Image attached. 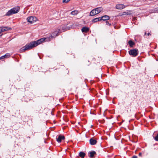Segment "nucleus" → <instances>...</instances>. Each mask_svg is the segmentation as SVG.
<instances>
[{"label":"nucleus","mask_w":158,"mask_h":158,"mask_svg":"<svg viewBox=\"0 0 158 158\" xmlns=\"http://www.w3.org/2000/svg\"><path fill=\"white\" fill-rule=\"evenodd\" d=\"M97 142V141L95 139L92 138L89 139V143L91 145H94L96 144Z\"/></svg>","instance_id":"6e6552de"},{"label":"nucleus","mask_w":158,"mask_h":158,"mask_svg":"<svg viewBox=\"0 0 158 158\" xmlns=\"http://www.w3.org/2000/svg\"><path fill=\"white\" fill-rule=\"evenodd\" d=\"M101 20L106 21L109 20L110 19L109 16L107 15H105L102 17H100Z\"/></svg>","instance_id":"1a4fd4ad"},{"label":"nucleus","mask_w":158,"mask_h":158,"mask_svg":"<svg viewBox=\"0 0 158 158\" xmlns=\"http://www.w3.org/2000/svg\"><path fill=\"white\" fill-rule=\"evenodd\" d=\"M89 29L88 27H82L81 29V31L82 32L87 33L89 31Z\"/></svg>","instance_id":"4468645a"},{"label":"nucleus","mask_w":158,"mask_h":158,"mask_svg":"<svg viewBox=\"0 0 158 158\" xmlns=\"http://www.w3.org/2000/svg\"><path fill=\"white\" fill-rule=\"evenodd\" d=\"M132 158H137V156H132Z\"/></svg>","instance_id":"5701e85b"},{"label":"nucleus","mask_w":158,"mask_h":158,"mask_svg":"<svg viewBox=\"0 0 158 158\" xmlns=\"http://www.w3.org/2000/svg\"><path fill=\"white\" fill-rule=\"evenodd\" d=\"M36 19V18L33 16H30L27 18V22L30 23H32L35 22Z\"/></svg>","instance_id":"423d86ee"},{"label":"nucleus","mask_w":158,"mask_h":158,"mask_svg":"<svg viewBox=\"0 0 158 158\" xmlns=\"http://www.w3.org/2000/svg\"><path fill=\"white\" fill-rule=\"evenodd\" d=\"M61 33L60 29H59L57 31H55L53 32L51 35L48 38V41L52 40L53 38L59 35V33Z\"/></svg>","instance_id":"20e7f679"},{"label":"nucleus","mask_w":158,"mask_h":158,"mask_svg":"<svg viewBox=\"0 0 158 158\" xmlns=\"http://www.w3.org/2000/svg\"><path fill=\"white\" fill-rule=\"evenodd\" d=\"M78 13V11L77 10H75L72 11L71 14L73 15H75Z\"/></svg>","instance_id":"6ab92c4d"},{"label":"nucleus","mask_w":158,"mask_h":158,"mask_svg":"<svg viewBox=\"0 0 158 158\" xmlns=\"http://www.w3.org/2000/svg\"><path fill=\"white\" fill-rule=\"evenodd\" d=\"M0 28L2 29V32L4 31H8L11 29V28L8 27H0Z\"/></svg>","instance_id":"f8f14e48"},{"label":"nucleus","mask_w":158,"mask_h":158,"mask_svg":"<svg viewBox=\"0 0 158 158\" xmlns=\"http://www.w3.org/2000/svg\"><path fill=\"white\" fill-rule=\"evenodd\" d=\"M45 40H46V41H48V38H43L36 41H32L21 48L20 49V51L21 52H23L26 50L30 49H31L32 48L36 47L43 42H44Z\"/></svg>","instance_id":"f257e3e1"},{"label":"nucleus","mask_w":158,"mask_h":158,"mask_svg":"<svg viewBox=\"0 0 158 158\" xmlns=\"http://www.w3.org/2000/svg\"><path fill=\"white\" fill-rule=\"evenodd\" d=\"M19 7L17 6L13 8L8 11L6 14V16H10L18 13L19 10Z\"/></svg>","instance_id":"f03ea898"},{"label":"nucleus","mask_w":158,"mask_h":158,"mask_svg":"<svg viewBox=\"0 0 158 158\" xmlns=\"http://www.w3.org/2000/svg\"><path fill=\"white\" fill-rule=\"evenodd\" d=\"M101 21V20L100 17H99V18H96L93 19L92 20V22L93 23H94L97 22L98 21Z\"/></svg>","instance_id":"2eb2a0df"},{"label":"nucleus","mask_w":158,"mask_h":158,"mask_svg":"<svg viewBox=\"0 0 158 158\" xmlns=\"http://www.w3.org/2000/svg\"><path fill=\"white\" fill-rule=\"evenodd\" d=\"M65 139V137L64 135H59L58 138H56V139L57 142L58 143H60L62 140Z\"/></svg>","instance_id":"0eeeda50"},{"label":"nucleus","mask_w":158,"mask_h":158,"mask_svg":"<svg viewBox=\"0 0 158 158\" xmlns=\"http://www.w3.org/2000/svg\"><path fill=\"white\" fill-rule=\"evenodd\" d=\"M89 153L90 154V155L89 156V157L91 158L94 157L95 155L96 154V152L94 151H90Z\"/></svg>","instance_id":"9b49d317"},{"label":"nucleus","mask_w":158,"mask_h":158,"mask_svg":"<svg viewBox=\"0 0 158 158\" xmlns=\"http://www.w3.org/2000/svg\"><path fill=\"white\" fill-rule=\"evenodd\" d=\"M139 156H141L142 155V153L141 152H139Z\"/></svg>","instance_id":"b1692460"},{"label":"nucleus","mask_w":158,"mask_h":158,"mask_svg":"<svg viewBox=\"0 0 158 158\" xmlns=\"http://www.w3.org/2000/svg\"><path fill=\"white\" fill-rule=\"evenodd\" d=\"M146 35V32H145L144 33V35Z\"/></svg>","instance_id":"cd10ccee"},{"label":"nucleus","mask_w":158,"mask_h":158,"mask_svg":"<svg viewBox=\"0 0 158 158\" xmlns=\"http://www.w3.org/2000/svg\"><path fill=\"white\" fill-rule=\"evenodd\" d=\"M128 44L131 47H132L135 44V43L131 40H130L128 42Z\"/></svg>","instance_id":"f3484780"},{"label":"nucleus","mask_w":158,"mask_h":158,"mask_svg":"<svg viewBox=\"0 0 158 158\" xmlns=\"http://www.w3.org/2000/svg\"><path fill=\"white\" fill-rule=\"evenodd\" d=\"M106 25H108L110 26H111V24L110 23H109V22L108 21H106Z\"/></svg>","instance_id":"412c9836"},{"label":"nucleus","mask_w":158,"mask_h":158,"mask_svg":"<svg viewBox=\"0 0 158 158\" xmlns=\"http://www.w3.org/2000/svg\"><path fill=\"white\" fill-rule=\"evenodd\" d=\"M154 139L156 141H158V134L155 137Z\"/></svg>","instance_id":"aec40b11"},{"label":"nucleus","mask_w":158,"mask_h":158,"mask_svg":"<svg viewBox=\"0 0 158 158\" xmlns=\"http://www.w3.org/2000/svg\"><path fill=\"white\" fill-rule=\"evenodd\" d=\"M125 7V6L122 4H118L116 6V8L117 9H122Z\"/></svg>","instance_id":"9d476101"},{"label":"nucleus","mask_w":158,"mask_h":158,"mask_svg":"<svg viewBox=\"0 0 158 158\" xmlns=\"http://www.w3.org/2000/svg\"><path fill=\"white\" fill-rule=\"evenodd\" d=\"M70 0H63V2L65 3L68 2Z\"/></svg>","instance_id":"4be33fe9"},{"label":"nucleus","mask_w":158,"mask_h":158,"mask_svg":"<svg viewBox=\"0 0 158 158\" xmlns=\"http://www.w3.org/2000/svg\"><path fill=\"white\" fill-rule=\"evenodd\" d=\"M102 10V7H98L92 10L90 12V16H94L100 13Z\"/></svg>","instance_id":"7ed1b4c3"},{"label":"nucleus","mask_w":158,"mask_h":158,"mask_svg":"<svg viewBox=\"0 0 158 158\" xmlns=\"http://www.w3.org/2000/svg\"><path fill=\"white\" fill-rule=\"evenodd\" d=\"M85 155V153L83 152H81L79 153V156L81 158H84Z\"/></svg>","instance_id":"a211bd4d"},{"label":"nucleus","mask_w":158,"mask_h":158,"mask_svg":"<svg viewBox=\"0 0 158 158\" xmlns=\"http://www.w3.org/2000/svg\"><path fill=\"white\" fill-rule=\"evenodd\" d=\"M135 117L136 118H137V119H138V120L139 119V117H136V115H135Z\"/></svg>","instance_id":"bb28decb"},{"label":"nucleus","mask_w":158,"mask_h":158,"mask_svg":"<svg viewBox=\"0 0 158 158\" xmlns=\"http://www.w3.org/2000/svg\"><path fill=\"white\" fill-rule=\"evenodd\" d=\"M10 56V55L9 53H7L4 56H2L0 57V60L3 59L5 58H8Z\"/></svg>","instance_id":"dca6fc26"},{"label":"nucleus","mask_w":158,"mask_h":158,"mask_svg":"<svg viewBox=\"0 0 158 158\" xmlns=\"http://www.w3.org/2000/svg\"><path fill=\"white\" fill-rule=\"evenodd\" d=\"M139 51L137 49L130 50L129 51V53L132 57H135L137 56Z\"/></svg>","instance_id":"39448f33"},{"label":"nucleus","mask_w":158,"mask_h":158,"mask_svg":"<svg viewBox=\"0 0 158 158\" xmlns=\"http://www.w3.org/2000/svg\"><path fill=\"white\" fill-rule=\"evenodd\" d=\"M68 24H67L66 25H64V26L62 27V29L63 30H69V29L72 27V25H70L69 26H68Z\"/></svg>","instance_id":"ddd939ff"},{"label":"nucleus","mask_w":158,"mask_h":158,"mask_svg":"<svg viewBox=\"0 0 158 158\" xmlns=\"http://www.w3.org/2000/svg\"><path fill=\"white\" fill-rule=\"evenodd\" d=\"M151 35V34H150V33H148V36L150 35Z\"/></svg>","instance_id":"393cba45"},{"label":"nucleus","mask_w":158,"mask_h":158,"mask_svg":"<svg viewBox=\"0 0 158 158\" xmlns=\"http://www.w3.org/2000/svg\"><path fill=\"white\" fill-rule=\"evenodd\" d=\"M1 28H0V34L1 33H2V29Z\"/></svg>","instance_id":"a878e982"}]
</instances>
